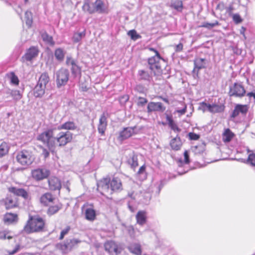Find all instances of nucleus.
I'll use <instances>...</instances> for the list:
<instances>
[{
    "label": "nucleus",
    "mask_w": 255,
    "mask_h": 255,
    "mask_svg": "<svg viewBox=\"0 0 255 255\" xmlns=\"http://www.w3.org/2000/svg\"><path fill=\"white\" fill-rule=\"evenodd\" d=\"M56 128H49L39 134L37 139L45 144L48 149L53 152L56 147L64 146L71 141L73 134L69 131H60L54 136Z\"/></svg>",
    "instance_id": "obj_1"
},
{
    "label": "nucleus",
    "mask_w": 255,
    "mask_h": 255,
    "mask_svg": "<svg viewBox=\"0 0 255 255\" xmlns=\"http://www.w3.org/2000/svg\"><path fill=\"white\" fill-rule=\"evenodd\" d=\"M122 184L121 180L114 177L112 180L109 178H103L97 183L98 190L103 195L108 196L113 192L122 190Z\"/></svg>",
    "instance_id": "obj_2"
},
{
    "label": "nucleus",
    "mask_w": 255,
    "mask_h": 255,
    "mask_svg": "<svg viewBox=\"0 0 255 255\" xmlns=\"http://www.w3.org/2000/svg\"><path fill=\"white\" fill-rule=\"evenodd\" d=\"M146 49L153 51L155 53L154 56L148 59L149 68L154 75H160L162 72V64L164 62V59L161 58L159 53L156 49L148 47H147Z\"/></svg>",
    "instance_id": "obj_3"
},
{
    "label": "nucleus",
    "mask_w": 255,
    "mask_h": 255,
    "mask_svg": "<svg viewBox=\"0 0 255 255\" xmlns=\"http://www.w3.org/2000/svg\"><path fill=\"white\" fill-rule=\"evenodd\" d=\"M43 219L38 217H31L24 228V231L27 233L38 232L41 230L44 227Z\"/></svg>",
    "instance_id": "obj_4"
},
{
    "label": "nucleus",
    "mask_w": 255,
    "mask_h": 255,
    "mask_svg": "<svg viewBox=\"0 0 255 255\" xmlns=\"http://www.w3.org/2000/svg\"><path fill=\"white\" fill-rule=\"evenodd\" d=\"M49 82V77L46 73H42L39 78L37 85L33 90L34 96L36 98H40L45 93L46 85Z\"/></svg>",
    "instance_id": "obj_5"
},
{
    "label": "nucleus",
    "mask_w": 255,
    "mask_h": 255,
    "mask_svg": "<svg viewBox=\"0 0 255 255\" xmlns=\"http://www.w3.org/2000/svg\"><path fill=\"white\" fill-rule=\"evenodd\" d=\"M56 83L57 88L65 86L69 78V72L68 69L62 68L56 72Z\"/></svg>",
    "instance_id": "obj_6"
},
{
    "label": "nucleus",
    "mask_w": 255,
    "mask_h": 255,
    "mask_svg": "<svg viewBox=\"0 0 255 255\" xmlns=\"http://www.w3.org/2000/svg\"><path fill=\"white\" fill-rule=\"evenodd\" d=\"M81 241L77 239L67 240L64 244L57 245V248L61 251L63 254H67L76 247Z\"/></svg>",
    "instance_id": "obj_7"
},
{
    "label": "nucleus",
    "mask_w": 255,
    "mask_h": 255,
    "mask_svg": "<svg viewBox=\"0 0 255 255\" xmlns=\"http://www.w3.org/2000/svg\"><path fill=\"white\" fill-rule=\"evenodd\" d=\"M17 161L21 165L27 166L32 162L30 153L27 150H22L16 155Z\"/></svg>",
    "instance_id": "obj_8"
},
{
    "label": "nucleus",
    "mask_w": 255,
    "mask_h": 255,
    "mask_svg": "<svg viewBox=\"0 0 255 255\" xmlns=\"http://www.w3.org/2000/svg\"><path fill=\"white\" fill-rule=\"evenodd\" d=\"M246 90L241 84L235 83L230 88L229 95L230 97H242L245 95Z\"/></svg>",
    "instance_id": "obj_9"
},
{
    "label": "nucleus",
    "mask_w": 255,
    "mask_h": 255,
    "mask_svg": "<svg viewBox=\"0 0 255 255\" xmlns=\"http://www.w3.org/2000/svg\"><path fill=\"white\" fill-rule=\"evenodd\" d=\"M49 174V171L45 168H37L31 172L32 177L37 181L46 178Z\"/></svg>",
    "instance_id": "obj_10"
},
{
    "label": "nucleus",
    "mask_w": 255,
    "mask_h": 255,
    "mask_svg": "<svg viewBox=\"0 0 255 255\" xmlns=\"http://www.w3.org/2000/svg\"><path fill=\"white\" fill-rule=\"evenodd\" d=\"M105 249L111 255H117L121 252V248L112 241H107L104 245Z\"/></svg>",
    "instance_id": "obj_11"
},
{
    "label": "nucleus",
    "mask_w": 255,
    "mask_h": 255,
    "mask_svg": "<svg viewBox=\"0 0 255 255\" xmlns=\"http://www.w3.org/2000/svg\"><path fill=\"white\" fill-rule=\"evenodd\" d=\"M249 110V106L247 105H241L237 104L235 107L232 113L231 117L235 118L237 117L240 113L243 115H246Z\"/></svg>",
    "instance_id": "obj_12"
},
{
    "label": "nucleus",
    "mask_w": 255,
    "mask_h": 255,
    "mask_svg": "<svg viewBox=\"0 0 255 255\" xmlns=\"http://www.w3.org/2000/svg\"><path fill=\"white\" fill-rule=\"evenodd\" d=\"M134 134V130L132 127L125 128L119 133L118 139L121 141L131 136Z\"/></svg>",
    "instance_id": "obj_13"
},
{
    "label": "nucleus",
    "mask_w": 255,
    "mask_h": 255,
    "mask_svg": "<svg viewBox=\"0 0 255 255\" xmlns=\"http://www.w3.org/2000/svg\"><path fill=\"white\" fill-rule=\"evenodd\" d=\"M205 61V59L204 58H195L194 60V68L193 72L194 73H196V74L198 75L200 70L206 68Z\"/></svg>",
    "instance_id": "obj_14"
},
{
    "label": "nucleus",
    "mask_w": 255,
    "mask_h": 255,
    "mask_svg": "<svg viewBox=\"0 0 255 255\" xmlns=\"http://www.w3.org/2000/svg\"><path fill=\"white\" fill-rule=\"evenodd\" d=\"M107 127V117L106 113H104L100 117L98 130L101 135H104Z\"/></svg>",
    "instance_id": "obj_15"
},
{
    "label": "nucleus",
    "mask_w": 255,
    "mask_h": 255,
    "mask_svg": "<svg viewBox=\"0 0 255 255\" xmlns=\"http://www.w3.org/2000/svg\"><path fill=\"white\" fill-rule=\"evenodd\" d=\"M95 13H107L108 12L107 5L102 0H96L95 1Z\"/></svg>",
    "instance_id": "obj_16"
},
{
    "label": "nucleus",
    "mask_w": 255,
    "mask_h": 255,
    "mask_svg": "<svg viewBox=\"0 0 255 255\" xmlns=\"http://www.w3.org/2000/svg\"><path fill=\"white\" fill-rule=\"evenodd\" d=\"M38 54V50L37 47L32 46L30 47L27 51L22 58L26 61H31L36 57Z\"/></svg>",
    "instance_id": "obj_17"
},
{
    "label": "nucleus",
    "mask_w": 255,
    "mask_h": 255,
    "mask_svg": "<svg viewBox=\"0 0 255 255\" xmlns=\"http://www.w3.org/2000/svg\"><path fill=\"white\" fill-rule=\"evenodd\" d=\"M95 2H94L93 0H84L82 9L85 12L93 14L95 13Z\"/></svg>",
    "instance_id": "obj_18"
},
{
    "label": "nucleus",
    "mask_w": 255,
    "mask_h": 255,
    "mask_svg": "<svg viewBox=\"0 0 255 255\" xmlns=\"http://www.w3.org/2000/svg\"><path fill=\"white\" fill-rule=\"evenodd\" d=\"M148 112L161 111L163 112L165 108L163 106L161 103L160 102H150L147 106Z\"/></svg>",
    "instance_id": "obj_19"
},
{
    "label": "nucleus",
    "mask_w": 255,
    "mask_h": 255,
    "mask_svg": "<svg viewBox=\"0 0 255 255\" xmlns=\"http://www.w3.org/2000/svg\"><path fill=\"white\" fill-rule=\"evenodd\" d=\"M49 186L50 190H60L61 187V183L59 179L55 177H51L48 180Z\"/></svg>",
    "instance_id": "obj_20"
},
{
    "label": "nucleus",
    "mask_w": 255,
    "mask_h": 255,
    "mask_svg": "<svg viewBox=\"0 0 255 255\" xmlns=\"http://www.w3.org/2000/svg\"><path fill=\"white\" fill-rule=\"evenodd\" d=\"M235 136V134L229 128H225L222 133V140L225 143L230 142Z\"/></svg>",
    "instance_id": "obj_21"
},
{
    "label": "nucleus",
    "mask_w": 255,
    "mask_h": 255,
    "mask_svg": "<svg viewBox=\"0 0 255 255\" xmlns=\"http://www.w3.org/2000/svg\"><path fill=\"white\" fill-rule=\"evenodd\" d=\"M6 209L15 207L17 205L16 198L12 196H7L3 201Z\"/></svg>",
    "instance_id": "obj_22"
},
{
    "label": "nucleus",
    "mask_w": 255,
    "mask_h": 255,
    "mask_svg": "<svg viewBox=\"0 0 255 255\" xmlns=\"http://www.w3.org/2000/svg\"><path fill=\"white\" fill-rule=\"evenodd\" d=\"M54 200V198L51 193H46L41 196L40 202L42 204L47 206L53 202Z\"/></svg>",
    "instance_id": "obj_23"
},
{
    "label": "nucleus",
    "mask_w": 255,
    "mask_h": 255,
    "mask_svg": "<svg viewBox=\"0 0 255 255\" xmlns=\"http://www.w3.org/2000/svg\"><path fill=\"white\" fill-rule=\"evenodd\" d=\"M8 191L17 196H21L24 198L26 199L28 197L27 192L22 188H17L12 187L8 188Z\"/></svg>",
    "instance_id": "obj_24"
},
{
    "label": "nucleus",
    "mask_w": 255,
    "mask_h": 255,
    "mask_svg": "<svg viewBox=\"0 0 255 255\" xmlns=\"http://www.w3.org/2000/svg\"><path fill=\"white\" fill-rule=\"evenodd\" d=\"M170 145L173 150H178L180 149L182 143L180 138L177 135L175 137L171 139Z\"/></svg>",
    "instance_id": "obj_25"
},
{
    "label": "nucleus",
    "mask_w": 255,
    "mask_h": 255,
    "mask_svg": "<svg viewBox=\"0 0 255 255\" xmlns=\"http://www.w3.org/2000/svg\"><path fill=\"white\" fill-rule=\"evenodd\" d=\"M77 127L75 124L71 121L67 122L62 125L58 126L57 128V129H67V130H74Z\"/></svg>",
    "instance_id": "obj_26"
},
{
    "label": "nucleus",
    "mask_w": 255,
    "mask_h": 255,
    "mask_svg": "<svg viewBox=\"0 0 255 255\" xmlns=\"http://www.w3.org/2000/svg\"><path fill=\"white\" fill-rule=\"evenodd\" d=\"M166 121L170 128L176 133H179L181 129L179 128L177 125L174 122L172 116L167 115L166 116Z\"/></svg>",
    "instance_id": "obj_27"
},
{
    "label": "nucleus",
    "mask_w": 255,
    "mask_h": 255,
    "mask_svg": "<svg viewBox=\"0 0 255 255\" xmlns=\"http://www.w3.org/2000/svg\"><path fill=\"white\" fill-rule=\"evenodd\" d=\"M225 106L224 105H218L216 104H212L209 110L211 113H219L223 112L225 110Z\"/></svg>",
    "instance_id": "obj_28"
},
{
    "label": "nucleus",
    "mask_w": 255,
    "mask_h": 255,
    "mask_svg": "<svg viewBox=\"0 0 255 255\" xmlns=\"http://www.w3.org/2000/svg\"><path fill=\"white\" fill-rule=\"evenodd\" d=\"M17 219L16 214L12 213H7L4 217V221L5 223H11L15 221Z\"/></svg>",
    "instance_id": "obj_29"
},
{
    "label": "nucleus",
    "mask_w": 255,
    "mask_h": 255,
    "mask_svg": "<svg viewBox=\"0 0 255 255\" xmlns=\"http://www.w3.org/2000/svg\"><path fill=\"white\" fill-rule=\"evenodd\" d=\"M130 252L136 255H140L141 254V250L140 247L138 244L131 245L128 247Z\"/></svg>",
    "instance_id": "obj_30"
},
{
    "label": "nucleus",
    "mask_w": 255,
    "mask_h": 255,
    "mask_svg": "<svg viewBox=\"0 0 255 255\" xmlns=\"http://www.w3.org/2000/svg\"><path fill=\"white\" fill-rule=\"evenodd\" d=\"M86 218L90 221H93L96 217V213L94 209L92 208H88L85 212Z\"/></svg>",
    "instance_id": "obj_31"
},
{
    "label": "nucleus",
    "mask_w": 255,
    "mask_h": 255,
    "mask_svg": "<svg viewBox=\"0 0 255 255\" xmlns=\"http://www.w3.org/2000/svg\"><path fill=\"white\" fill-rule=\"evenodd\" d=\"M171 7L178 11H182L183 9V2L181 0H175L171 4Z\"/></svg>",
    "instance_id": "obj_32"
},
{
    "label": "nucleus",
    "mask_w": 255,
    "mask_h": 255,
    "mask_svg": "<svg viewBox=\"0 0 255 255\" xmlns=\"http://www.w3.org/2000/svg\"><path fill=\"white\" fill-rule=\"evenodd\" d=\"M9 150V147L7 143L5 142H2L0 145V157H1L6 154Z\"/></svg>",
    "instance_id": "obj_33"
},
{
    "label": "nucleus",
    "mask_w": 255,
    "mask_h": 255,
    "mask_svg": "<svg viewBox=\"0 0 255 255\" xmlns=\"http://www.w3.org/2000/svg\"><path fill=\"white\" fill-rule=\"evenodd\" d=\"M62 208L61 204H57L54 206H50L48 210V214L49 215H53L56 213Z\"/></svg>",
    "instance_id": "obj_34"
},
{
    "label": "nucleus",
    "mask_w": 255,
    "mask_h": 255,
    "mask_svg": "<svg viewBox=\"0 0 255 255\" xmlns=\"http://www.w3.org/2000/svg\"><path fill=\"white\" fill-rule=\"evenodd\" d=\"M56 58L59 61H62L65 56V52L61 48L56 49L54 53Z\"/></svg>",
    "instance_id": "obj_35"
},
{
    "label": "nucleus",
    "mask_w": 255,
    "mask_h": 255,
    "mask_svg": "<svg viewBox=\"0 0 255 255\" xmlns=\"http://www.w3.org/2000/svg\"><path fill=\"white\" fill-rule=\"evenodd\" d=\"M41 37L43 41L50 44H53V38L52 36L49 35L46 32H44L41 34Z\"/></svg>",
    "instance_id": "obj_36"
},
{
    "label": "nucleus",
    "mask_w": 255,
    "mask_h": 255,
    "mask_svg": "<svg viewBox=\"0 0 255 255\" xmlns=\"http://www.w3.org/2000/svg\"><path fill=\"white\" fill-rule=\"evenodd\" d=\"M71 70L72 74L75 76H77V75L81 74V68L77 64V63L71 67Z\"/></svg>",
    "instance_id": "obj_37"
},
{
    "label": "nucleus",
    "mask_w": 255,
    "mask_h": 255,
    "mask_svg": "<svg viewBox=\"0 0 255 255\" xmlns=\"http://www.w3.org/2000/svg\"><path fill=\"white\" fill-rule=\"evenodd\" d=\"M9 232L6 230L0 231V239L5 240L7 239L8 240L12 239V237L9 235Z\"/></svg>",
    "instance_id": "obj_38"
},
{
    "label": "nucleus",
    "mask_w": 255,
    "mask_h": 255,
    "mask_svg": "<svg viewBox=\"0 0 255 255\" xmlns=\"http://www.w3.org/2000/svg\"><path fill=\"white\" fill-rule=\"evenodd\" d=\"M11 96L15 101L19 100L22 97V95L18 90H12L11 92Z\"/></svg>",
    "instance_id": "obj_39"
},
{
    "label": "nucleus",
    "mask_w": 255,
    "mask_h": 255,
    "mask_svg": "<svg viewBox=\"0 0 255 255\" xmlns=\"http://www.w3.org/2000/svg\"><path fill=\"white\" fill-rule=\"evenodd\" d=\"M137 223L140 225L143 224V212L139 211L136 216Z\"/></svg>",
    "instance_id": "obj_40"
},
{
    "label": "nucleus",
    "mask_w": 255,
    "mask_h": 255,
    "mask_svg": "<svg viewBox=\"0 0 255 255\" xmlns=\"http://www.w3.org/2000/svg\"><path fill=\"white\" fill-rule=\"evenodd\" d=\"M25 17L26 19V24L28 26H30L32 24V15L31 13L28 11L25 12Z\"/></svg>",
    "instance_id": "obj_41"
},
{
    "label": "nucleus",
    "mask_w": 255,
    "mask_h": 255,
    "mask_svg": "<svg viewBox=\"0 0 255 255\" xmlns=\"http://www.w3.org/2000/svg\"><path fill=\"white\" fill-rule=\"evenodd\" d=\"M247 162L252 166H255V153H252L249 155Z\"/></svg>",
    "instance_id": "obj_42"
},
{
    "label": "nucleus",
    "mask_w": 255,
    "mask_h": 255,
    "mask_svg": "<svg viewBox=\"0 0 255 255\" xmlns=\"http://www.w3.org/2000/svg\"><path fill=\"white\" fill-rule=\"evenodd\" d=\"M84 35L85 34L83 32L75 33L73 37V40L75 42H78L82 39Z\"/></svg>",
    "instance_id": "obj_43"
},
{
    "label": "nucleus",
    "mask_w": 255,
    "mask_h": 255,
    "mask_svg": "<svg viewBox=\"0 0 255 255\" xmlns=\"http://www.w3.org/2000/svg\"><path fill=\"white\" fill-rule=\"evenodd\" d=\"M128 34L133 40H136L140 37V36L136 33V31L134 30H129L128 32Z\"/></svg>",
    "instance_id": "obj_44"
},
{
    "label": "nucleus",
    "mask_w": 255,
    "mask_h": 255,
    "mask_svg": "<svg viewBox=\"0 0 255 255\" xmlns=\"http://www.w3.org/2000/svg\"><path fill=\"white\" fill-rule=\"evenodd\" d=\"M128 162L132 167H135L138 165L137 157L134 155H132L131 158L128 159Z\"/></svg>",
    "instance_id": "obj_45"
},
{
    "label": "nucleus",
    "mask_w": 255,
    "mask_h": 255,
    "mask_svg": "<svg viewBox=\"0 0 255 255\" xmlns=\"http://www.w3.org/2000/svg\"><path fill=\"white\" fill-rule=\"evenodd\" d=\"M204 146L200 144L196 145L194 147V151L195 154H201L204 151Z\"/></svg>",
    "instance_id": "obj_46"
},
{
    "label": "nucleus",
    "mask_w": 255,
    "mask_h": 255,
    "mask_svg": "<svg viewBox=\"0 0 255 255\" xmlns=\"http://www.w3.org/2000/svg\"><path fill=\"white\" fill-rule=\"evenodd\" d=\"M233 21L236 24H239L243 21V19L241 17L239 14L236 13L232 15Z\"/></svg>",
    "instance_id": "obj_47"
},
{
    "label": "nucleus",
    "mask_w": 255,
    "mask_h": 255,
    "mask_svg": "<svg viewBox=\"0 0 255 255\" xmlns=\"http://www.w3.org/2000/svg\"><path fill=\"white\" fill-rule=\"evenodd\" d=\"M70 229L71 228L70 226H67L66 228L64 229L61 232L60 236L59 237V240H62L64 236L68 233L70 230Z\"/></svg>",
    "instance_id": "obj_48"
},
{
    "label": "nucleus",
    "mask_w": 255,
    "mask_h": 255,
    "mask_svg": "<svg viewBox=\"0 0 255 255\" xmlns=\"http://www.w3.org/2000/svg\"><path fill=\"white\" fill-rule=\"evenodd\" d=\"M76 60L73 59L70 56H67L66 58V64L68 66H71V67L76 64Z\"/></svg>",
    "instance_id": "obj_49"
},
{
    "label": "nucleus",
    "mask_w": 255,
    "mask_h": 255,
    "mask_svg": "<svg viewBox=\"0 0 255 255\" xmlns=\"http://www.w3.org/2000/svg\"><path fill=\"white\" fill-rule=\"evenodd\" d=\"M201 108L205 112L206 110L209 111L211 104L206 103L205 102H201L200 103Z\"/></svg>",
    "instance_id": "obj_50"
},
{
    "label": "nucleus",
    "mask_w": 255,
    "mask_h": 255,
    "mask_svg": "<svg viewBox=\"0 0 255 255\" xmlns=\"http://www.w3.org/2000/svg\"><path fill=\"white\" fill-rule=\"evenodd\" d=\"M219 24V22L218 21H216L214 23H204L201 27H206L208 28H212L216 25H218Z\"/></svg>",
    "instance_id": "obj_51"
},
{
    "label": "nucleus",
    "mask_w": 255,
    "mask_h": 255,
    "mask_svg": "<svg viewBox=\"0 0 255 255\" xmlns=\"http://www.w3.org/2000/svg\"><path fill=\"white\" fill-rule=\"evenodd\" d=\"M134 130V134L140 133L142 131V126L139 125H136L133 127H132Z\"/></svg>",
    "instance_id": "obj_52"
},
{
    "label": "nucleus",
    "mask_w": 255,
    "mask_h": 255,
    "mask_svg": "<svg viewBox=\"0 0 255 255\" xmlns=\"http://www.w3.org/2000/svg\"><path fill=\"white\" fill-rule=\"evenodd\" d=\"M10 81L14 85H17L19 82V80L17 77L15 76L14 74L13 73H11Z\"/></svg>",
    "instance_id": "obj_53"
},
{
    "label": "nucleus",
    "mask_w": 255,
    "mask_h": 255,
    "mask_svg": "<svg viewBox=\"0 0 255 255\" xmlns=\"http://www.w3.org/2000/svg\"><path fill=\"white\" fill-rule=\"evenodd\" d=\"M189 137L192 140H197L200 138V136L194 132H189Z\"/></svg>",
    "instance_id": "obj_54"
},
{
    "label": "nucleus",
    "mask_w": 255,
    "mask_h": 255,
    "mask_svg": "<svg viewBox=\"0 0 255 255\" xmlns=\"http://www.w3.org/2000/svg\"><path fill=\"white\" fill-rule=\"evenodd\" d=\"M184 162L186 164H188L190 162V159H189V153L187 150H185L184 152Z\"/></svg>",
    "instance_id": "obj_55"
},
{
    "label": "nucleus",
    "mask_w": 255,
    "mask_h": 255,
    "mask_svg": "<svg viewBox=\"0 0 255 255\" xmlns=\"http://www.w3.org/2000/svg\"><path fill=\"white\" fill-rule=\"evenodd\" d=\"M183 45L182 43H179L178 44L176 45L175 47V51L176 52H180L183 50Z\"/></svg>",
    "instance_id": "obj_56"
},
{
    "label": "nucleus",
    "mask_w": 255,
    "mask_h": 255,
    "mask_svg": "<svg viewBox=\"0 0 255 255\" xmlns=\"http://www.w3.org/2000/svg\"><path fill=\"white\" fill-rule=\"evenodd\" d=\"M121 103H124L128 100V96L127 95L122 96L120 99Z\"/></svg>",
    "instance_id": "obj_57"
},
{
    "label": "nucleus",
    "mask_w": 255,
    "mask_h": 255,
    "mask_svg": "<svg viewBox=\"0 0 255 255\" xmlns=\"http://www.w3.org/2000/svg\"><path fill=\"white\" fill-rule=\"evenodd\" d=\"M19 249V246L17 245L15 247V249L13 250H12V251L9 252L8 254L10 255H14V254H15L16 253H17Z\"/></svg>",
    "instance_id": "obj_58"
},
{
    "label": "nucleus",
    "mask_w": 255,
    "mask_h": 255,
    "mask_svg": "<svg viewBox=\"0 0 255 255\" xmlns=\"http://www.w3.org/2000/svg\"><path fill=\"white\" fill-rule=\"evenodd\" d=\"M186 110H187V107L185 105L183 109H182L181 110H177V112L178 113L180 114V115H184L186 112Z\"/></svg>",
    "instance_id": "obj_59"
},
{
    "label": "nucleus",
    "mask_w": 255,
    "mask_h": 255,
    "mask_svg": "<svg viewBox=\"0 0 255 255\" xmlns=\"http://www.w3.org/2000/svg\"><path fill=\"white\" fill-rule=\"evenodd\" d=\"M234 7L232 5H230L226 8V11L229 14L231 15L232 14Z\"/></svg>",
    "instance_id": "obj_60"
},
{
    "label": "nucleus",
    "mask_w": 255,
    "mask_h": 255,
    "mask_svg": "<svg viewBox=\"0 0 255 255\" xmlns=\"http://www.w3.org/2000/svg\"><path fill=\"white\" fill-rule=\"evenodd\" d=\"M43 153L45 157H48L49 155V152L45 148L43 149Z\"/></svg>",
    "instance_id": "obj_61"
},
{
    "label": "nucleus",
    "mask_w": 255,
    "mask_h": 255,
    "mask_svg": "<svg viewBox=\"0 0 255 255\" xmlns=\"http://www.w3.org/2000/svg\"><path fill=\"white\" fill-rule=\"evenodd\" d=\"M247 96L249 97H253L254 99L255 100V93H254V92H250V93H248L247 94Z\"/></svg>",
    "instance_id": "obj_62"
},
{
    "label": "nucleus",
    "mask_w": 255,
    "mask_h": 255,
    "mask_svg": "<svg viewBox=\"0 0 255 255\" xmlns=\"http://www.w3.org/2000/svg\"><path fill=\"white\" fill-rule=\"evenodd\" d=\"M135 89L137 91H139L140 93H142L143 90V88L141 87H140L139 86H137Z\"/></svg>",
    "instance_id": "obj_63"
},
{
    "label": "nucleus",
    "mask_w": 255,
    "mask_h": 255,
    "mask_svg": "<svg viewBox=\"0 0 255 255\" xmlns=\"http://www.w3.org/2000/svg\"><path fill=\"white\" fill-rule=\"evenodd\" d=\"M12 91V90L9 89H6L5 90V91L4 92L5 94H6L7 95H10L11 96V92Z\"/></svg>",
    "instance_id": "obj_64"
}]
</instances>
